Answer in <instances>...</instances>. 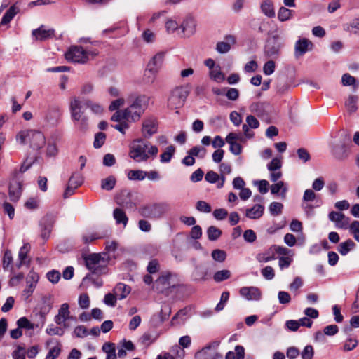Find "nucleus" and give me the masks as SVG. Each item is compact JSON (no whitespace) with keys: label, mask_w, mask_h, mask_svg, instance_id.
<instances>
[{"label":"nucleus","mask_w":359,"mask_h":359,"mask_svg":"<svg viewBox=\"0 0 359 359\" xmlns=\"http://www.w3.org/2000/svg\"><path fill=\"white\" fill-rule=\"evenodd\" d=\"M236 38L233 35H226L223 41H219L216 45V50L220 54L228 53L233 45L236 43Z\"/></svg>","instance_id":"obj_17"},{"label":"nucleus","mask_w":359,"mask_h":359,"mask_svg":"<svg viewBox=\"0 0 359 359\" xmlns=\"http://www.w3.org/2000/svg\"><path fill=\"white\" fill-rule=\"evenodd\" d=\"M358 341L356 339L349 337L344 344L343 350L344 351H351L357 347Z\"/></svg>","instance_id":"obj_54"},{"label":"nucleus","mask_w":359,"mask_h":359,"mask_svg":"<svg viewBox=\"0 0 359 359\" xmlns=\"http://www.w3.org/2000/svg\"><path fill=\"white\" fill-rule=\"evenodd\" d=\"M62 351L61 344L57 342V345L52 347L46 355V359H56L60 354Z\"/></svg>","instance_id":"obj_47"},{"label":"nucleus","mask_w":359,"mask_h":359,"mask_svg":"<svg viewBox=\"0 0 359 359\" xmlns=\"http://www.w3.org/2000/svg\"><path fill=\"white\" fill-rule=\"evenodd\" d=\"M81 108V102L79 98L77 97H72L69 102V111L73 121H79L84 116Z\"/></svg>","instance_id":"obj_14"},{"label":"nucleus","mask_w":359,"mask_h":359,"mask_svg":"<svg viewBox=\"0 0 359 359\" xmlns=\"http://www.w3.org/2000/svg\"><path fill=\"white\" fill-rule=\"evenodd\" d=\"M39 280V274L30 271L26 277V287L23 290L22 296L25 300H27L33 294Z\"/></svg>","instance_id":"obj_10"},{"label":"nucleus","mask_w":359,"mask_h":359,"mask_svg":"<svg viewBox=\"0 0 359 359\" xmlns=\"http://www.w3.org/2000/svg\"><path fill=\"white\" fill-rule=\"evenodd\" d=\"M114 218L116 224H122L123 226L127 225L128 218L125 212L121 208H115L113 212Z\"/></svg>","instance_id":"obj_31"},{"label":"nucleus","mask_w":359,"mask_h":359,"mask_svg":"<svg viewBox=\"0 0 359 359\" xmlns=\"http://www.w3.org/2000/svg\"><path fill=\"white\" fill-rule=\"evenodd\" d=\"M283 208V204L279 202H272L269 205L270 213L274 216L280 215Z\"/></svg>","instance_id":"obj_52"},{"label":"nucleus","mask_w":359,"mask_h":359,"mask_svg":"<svg viewBox=\"0 0 359 359\" xmlns=\"http://www.w3.org/2000/svg\"><path fill=\"white\" fill-rule=\"evenodd\" d=\"M32 34L36 39L43 41L52 38L54 36L53 29H45L43 26L32 31Z\"/></svg>","instance_id":"obj_23"},{"label":"nucleus","mask_w":359,"mask_h":359,"mask_svg":"<svg viewBox=\"0 0 359 359\" xmlns=\"http://www.w3.org/2000/svg\"><path fill=\"white\" fill-rule=\"evenodd\" d=\"M275 259H276V255L273 250L272 246L270 247L266 250L257 254L256 256V259L259 263H266L269 261L273 260Z\"/></svg>","instance_id":"obj_24"},{"label":"nucleus","mask_w":359,"mask_h":359,"mask_svg":"<svg viewBox=\"0 0 359 359\" xmlns=\"http://www.w3.org/2000/svg\"><path fill=\"white\" fill-rule=\"evenodd\" d=\"M109 257L107 253H92L85 257L86 266L93 274H104L107 272V266Z\"/></svg>","instance_id":"obj_3"},{"label":"nucleus","mask_w":359,"mask_h":359,"mask_svg":"<svg viewBox=\"0 0 359 359\" xmlns=\"http://www.w3.org/2000/svg\"><path fill=\"white\" fill-rule=\"evenodd\" d=\"M209 76L217 83H222L225 79V76L221 71L219 65H217L214 69L210 70Z\"/></svg>","instance_id":"obj_28"},{"label":"nucleus","mask_w":359,"mask_h":359,"mask_svg":"<svg viewBox=\"0 0 359 359\" xmlns=\"http://www.w3.org/2000/svg\"><path fill=\"white\" fill-rule=\"evenodd\" d=\"M231 272L229 270L224 269L215 273L213 279L216 283H220L230 278Z\"/></svg>","instance_id":"obj_39"},{"label":"nucleus","mask_w":359,"mask_h":359,"mask_svg":"<svg viewBox=\"0 0 359 359\" xmlns=\"http://www.w3.org/2000/svg\"><path fill=\"white\" fill-rule=\"evenodd\" d=\"M176 276L170 272H163L156 280L155 285L156 290L161 293H165L170 288L176 287L175 278Z\"/></svg>","instance_id":"obj_9"},{"label":"nucleus","mask_w":359,"mask_h":359,"mask_svg":"<svg viewBox=\"0 0 359 359\" xmlns=\"http://www.w3.org/2000/svg\"><path fill=\"white\" fill-rule=\"evenodd\" d=\"M188 313L187 308L180 310L172 318L171 323L172 325L175 324L183 323L186 320V316Z\"/></svg>","instance_id":"obj_37"},{"label":"nucleus","mask_w":359,"mask_h":359,"mask_svg":"<svg viewBox=\"0 0 359 359\" xmlns=\"http://www.w3.org/2000/svg\"><path fill=\"white\" fill-rule=\"evenodd\" d=\"M175 152V148L172 145H170L166 150L160 156V161L163 163H169Z\"/></svg>","instance_id":"obj_36"},{"label":"nucleus","mask_w":359,"mask_h":359,"mask_svg":"<svg viewBox=\"0 0 359 359\" xmlns=\"http://www.w3.org/2000/svg\"><path fill=\"white\" fill-rule=\"evenodd\" d=\"M18 175V171L15 170L13 173V179L10 183L8 190L10 199L14 202L18 201L22 193L21 182L18 179H17Z\"/></svg>","instance_id":"obj_12"},{"label":"nucleus","mask_w":359,"mask_h":359,"mask_svg":"<svg viewBox=\"0 0 359 359\" xmlns=\"http://www.w3.org/2000/svg\"><path fill=\"white\" fill-rule=\"evenodd\" d=\"M116 180L114 176H109L108 177L102 180L101 188L104 190L111 191L115 187Z\"/></svg>","instance_id":"obj_41"},{"label":"nucleus","mask_w":359,"mask_h":359,"mask_svg":"<svg viewBox=\"0 0 359 359\" xmlns=\"http://www.w3.org/2000/svg\"><path fill=\"white\" fill-rule=\"evenodd\" d=\"M219 345L218 341L211 342L196 353L195 359H222V355L217 352Z\"/></svg>","instance_id":"obj_8"},{"label":"nucleus","mask_w":359,"mask_h":359,"mask_svg":"<svg viewBox=\"0 0 359 359\" xmlns=\"http://www.w3.org/2000/svg\"><path fill=\"white\" fill-rule=\"evenodd\" d=\"M211 256L215 261L222 263L225 261L226 253L222 250L216 249L212 250Z\"/></svg>","instance_id":"obj_51"},{"label":"nucleus","mask_w":359,"mask_h":359,"mask_svg":"<svg viewBox=\"0 0 359 359\" xmlns=\"http://www.w3.org/2000/svg\"><path fill=\"white\" fill-rule=\"evenodd\" d=\"M64 327H60L55 326L54 325H50L46 328V333L48 335L54 336V335H58V336H62L64 334Z\"/></svg>","instance_id":"obj_53"},{"label":"nucleus","mask_w":359,"mask_h":359,"mask_svg":"<svg viewBox=\"0 0 359 359\" xmlns=\"http://www.w3.org/2000/svg\"><path fill=\"white\" fill-rule=\"evenodd\" d=\"M283 45V40L278 34H275L269 38L266 42L264 49L265 56L269 58H278Z\"/></svg>","instance_id":"obj_5"},{"label":"nucleus","mask_w":359,"mask_h":359,"mask_svg":"<svg viewBox=\"0 0 359 359\" xmlns=\"http://www.w3.org/2000/svg\"><path fill=\"white\" fill-rule=\"evenodd\" d=\"M157 122L155 119L149 118L143 122L142 132L145 138H150L157 133Z\"/></svg>","instance_id":"obj_19"},{"label":"nucleus","mask_w":359,"mask_h":359,"mask_svg":"<svg viewBox=\"0 0 359 359\" xmlns=\"http://www.w3.org/2000/svg\"><path fill=\"white\" fill-rule=\"evenodd\" d=\"M314 355L313 348L311 345H307L304 347L301 353L302 359H312Z\"/></svg>","instance_id":"obj_61"},{"label":"nucleus","mask_w":359,"mask_h":359,"mask_svg":"<svg viewBox=\"0 0 359 359\" xmlns=\"http://www.w3.org/2000/svg\"><path fill=\"white\" fill-rule=\"evenodd\" d=\"M142 37L146 43H153L155 41V34L150 29H146L142 34Z\"/></svg>","instance_id":"obj_64"},{"label":"nucleus","mask_w":359,"mask_h":359,"mask_svg":"<svg viewBox=\"0 0 359 359\" xmlns=\"http://www.w3.org/2000/svg\"><path fill=\"white\" fill-rule=\"evenodd\" d=\"M278 299L281 304H288L291 302V297L287 292L280 291L278 293Z\"/></svg>","instance_id":"obj_57"},{"label":"nucleus","mask_w":359,"mask_h":359,"mask_svg":"<svg viewBox=\"0 0 359 359\" xmlns=\"http://www.w3.org/2000/svg\"><path fill=\"white\" fill-rule=\"evenodd\" d=\"M53 217L52 215H47L43 219V222L48 223L47 225H45L41 231V237L44 240H47L52 230V226L53 224Z\"/></svg>","instance_id":"obj_25"},{"label":"nucleus","mask_w":359,"mask_h":359,"mask_svg":"<svg viewBox=\"0 0 359 359\" xmlns=\"http://www.w3.org/2000/svg\"><path fill=\"white\" fill-rule=\"evenodd\" d=\"M282 166V163L280 159L278 158H274L271 160V161L267 165V168L269 171L273 172L279 170Z\"/></svg>","instance_id":"obj_60"},{"label":"nucleus","mask_w":359,"mask_h":359,"mask_svg":"<svg viewBox=\"0 0 359 359\" xmlns=\"http://www.w3.org/2000/svg\"><path fill=\"white\" fill-rule=\"evenodd\" d=\"M158 337V336L157 334H154L151 332H148L142 334L140 341L142 344L146 346H149L157 339Z\"/></svg>","instance_id":"obj_40"},{"label":"nucleus","mask_w":359,"mask_h":359,"mask_svg":"<svg viewBox=\"0 0 359 359\" xmlns=\"http://www.w3.org/2000/svg\"><path fill=\"white\" fill-rule=\"evenodd\" d=\"M170 205L165 202L154 203L141 207L139 213L144 217L149 219H160L168 210Z\"/></svg>","instance_id":"obj_4"},{"label":"nucleus","mask_w":359,"mask_h":359,"mask_svg":"<svg viewBox=\"0 0 359 359\" xmlns=\"http://www.w3.org/2000/svg\"><path fill=\"white\" fill-rule=\"evenodd\" d=\"M329 219L335 222V226L340 229H346L348 224V218L341 212L332 211L329 213Z\"/></svg>","instance_id":"obj_20"},{"label":"nucleus","mask_w":359,"mask_h":359,"mask_svg":"<svg viewBox=\"0 0 359 359\" xmlns=\"http://www.w3.org/2000/svg\"><path fill=\"white\" fill-rule=\"evenodd\" d=\"M276 68L275 62L272 60H270L265 62L263 67V72L265 75L269 76L272 74Z\"/></svg>","instance_id":"obj_56"},{"label":"nucleus","mask_w":359,"mask_h":359,"mask_svg":"<svg viewBox=\"0 0 359 359\" xmlns=\"http://www.w3.org/2000/svg\"><path fill=\"white\" fill-rule=\"evenodd\" d=\"M90 53L80 46H72L65 53V58L74 63H86L89 60Z\"/></svg>","instance_id":"obj_7"},{"label":"nucleus","mask_w":359,"mask_h":359,"mask_svg":"<svg viewBox=\"0 0 359 359\" xmlns=\"http://www.w3.org/2000/svg\"><path fill=\"white\" fill-rule=\"evenodd\" d=\"M68 182L74 187L78 188L83 184V177L81 173L74 172L70 177Z\"/></svg>","instance_id":"obj_44"},{"label":"nucleus","mask_w":359,"mask_h":359,"mask_svg":"<svg viewBox=\"0 0 359 359\" xmlns=\"http://www.w3.org/2000/svg\"><path fill=\"white\" fill-rule=\"evenodd\" d=\"M262 13L269 18L275 16V11L272 2L270 0H265L261 4Z\"/></svg>","instance_id":"obj_34"},{"label":"nucleus","mask_w":359,"mask_h":359,"mask_svg":"<svg viewBox=\"0 0 359 359\" xmlns=\"http://www.w3.org/2000/svg\"><path fill=\"white\" fill-rule=\"evenodd\" d=\"M149 97L145 95H140L135 97L130 104V109H137L139 113H144L149 105Z\"/></svg>","instance_id":"obj_21"},{"label":"nucleus","mask_w":359,"mask_h":359,"mask_svg":"<svg viewBox=\"0 0 359 359\" xmlns=\"http://www.w3.org/2000/svg\"><path fill=\"white\" fill-rule=\"evenodd\" d=\"M358 100V97L356 96L350 95L346 100L345 105L347 110L350 113H353L357 110L356 102Z\"/></svg>","instance_id":"obj_49"},{"label":"nucleus","mask_w":359,"mask_h":359,"mask_svg":"<svg viewBox=\"0 0 359 359\" xmlns=\"http://www.w3.org/2000/svg\"><path fill=\"white\" fill-rule=\"evenodd\" d=\"M158 149L157 147L150 145L149 142L137 139L133 142L130 148L129 156L135 162L147 161L150 156L156 157Z\"/></svg>","instance_id":"obj_1"},{"label":"nucleus","mask_w":359,"mask_h":359,"mask_svg":"<svg viewBox=\"0 0 359 359\" xmlns=\"http://www.w3.org/2000/svg\"><path fill=\"white\" fill-rule=\"evenodd\" d=\"M219 175L213 170H209L207 172L205 180L210 184H215L219 181Z\"/></svg>","instance_id":"obj_63"},{"label":"nucleus","mask_w":359,"mask_h":359,"mask_svg":"<svg viewBox=\"0 0 359 359\" xmlns=\"http://www.w3.org/2000/svg\"><path fill=\"white\" fill-rule=\"evenodd\" d=\"M30 250V245L29 243H25L22 247L20 248L18 252V259L19 263L16 264L18 269H20L22 265L25 262V259L27 258V253Z\"/></svg>","instance_id":"obj_35"},{"label":"nucleus","mask_w":359,"mask_h":359,"mask_svg":"<svg viewBox=\"0 0 359 359\" xmlns=\"http://www.w3.org/2000/svg\"><path fill=\"white\" fill-rule=\"evenodd\" d=\"M280 190L282 191L280 196L281 198H285L286 192L287 191V188L285 187L283 182L280 181L271 187V192L272 194H277Z\"/></svg>","instance_id":"obj_38"},{"label":"nucleus","mask_w":359,"mask_h":359,"mask_svg":"<svg viewBox=\"0 0 359 359\" xmlns=\"http://www.w3.org/2000/svg\"><path fill=\"white\" fill-rule=\"evenodd\" d=\"M207 235L210 241H216L222 235V231L215 226H210L207 230Z\"/></svg>","instance_id":"obj_43"},{"label":"nucleus","mask_w":359,"mask_h":359,"mask_svg":"<svg viewBox=\"0 0 359 359\" xmlns=\"http://www.w3.org/2000/svg\"><path fill=\"white\" fill-rule=\"evenodd\" d=\"M127 177L130 180L142 181L147 177V171L131 170L128 172Z\"/></svg>","instance_id":"obj_33"},{"label":"nucleus","mask_w":359,"mask_h":359,"mask_svg":"<svg viewBox=\"0 0 359 359\" xmlns=\"http://www.w3.org/2000/svg\"><path fill=\"white\" fill-rule=\"evenodd\" d=\"M241 296L248 301L259 300L261 297V292L256 287H243L240 289Z\"/></svg>","instance_id":"obj_18"},{"label":"nucleus","mask_w":359,"mask_h":359,"mask_svg":"<svg viewBox=\"0 0 359 359\" xmlns=\"http://www.w3.org/2000/svg\"><path fill=\"white\" fill-rule=\"evenodd\" d=\"M25 353L26 351L25 346H18L16 349L13 352L12 356L13 359H26Z\"/></svg>","instance_id":"obj_58"},{"label":"nucleus","mask_w":359,"mask_h":359,"mask_svg":"<svg viewBox=\"0 0 359 359\" xmlns=\"http://www.w3.org/2000/svg\"><path fill=\"white\" fill-rule=\"evenodd\" d=\"M180 29L183 33V36L189 37L194 35L196 30V22L192 16H187L182 21Z\"/></svg>","instance_id":"obj_15"},{"label":"nucleus","mask_w":359,"mask_h":359,"mask_svg":"<svg viewBox=\"0 0 359 359\" xmlns=\"http://www.w3.org/2000/svg\"><path fill=\"white\" fill-rule=\"evenodd\" d=\"M313 48V43L306 38L298 39L294 45V55L297 58L304 55L306 52L311 50Z\"/></svg>","instance_id":"obj_16"},{"label":"nucleus","mask_w":359,"mask_h":359,"mask_svg":"<svg viewBox=\"0 0 359 359\" xmlns=\"http://www.w3.org/2000/svg\"><path fill=\"white\" fill-rule=\"evenodd\" d=\"M69 306L67 303H64L60 306L58 310V313L55 316L54 320L57 325H62L64 328L68 327L67 324L65 323L69 319H74L70 316Z\"/></svg>","instance_id":"obj_13"},{"label":"nucleus","mask_w":359,"mask_h":359,"mask_svg":"<svg viewBox=\"0 0 359 359\" xmlns=\"http://www.w3.org/2000/svg\"><path fill=\"white\" fill-rule=\"evenodd\" d=\"M18 8L15 5L11 6L9 9L4 15L1 22L0 26L6 25L8 24L15 15L18 13Z\"/></svg>","instance_id":"obj_26"},{"label":"nucleus","mask_w":359,"mask_h":359,"mask_svg":"<svg viewBox=\"0 0 359 359\" xmlns=\"http://www.w3.org/2000/svg\"><path fill=\"white\" fill-rule=\"evenodd\" d=\"M189 89L187 86H181L176 87L171 92L168 98V106L173 109H177L184 105L189 95Z\"/></svg>","instance_id":"obj_6"},{"label":"nucleus","mask_w":359,"mask_h":359,"mask_svg":"<svg viewBox=\"0 0 359 359\" xmlns=\"http://www.w3.org/2000/svg\"><path fill=\"white\" fill-rule=\"evenodd\" d=\"M79 305L83 309H86L90 306V299L87 294H81L79 296Z\"/></svg>","instance_id":"obj_62"},{"label":"nucleus","mask_w":359,"mask_h":359,"mask_svg":"<svg viewBox=\"0 0 359 359\" xmlns=\"http://www.w3.org/2000/svg\"><path fill=\"white\" fill-rule=\"evenodd\" d=\"M48 280L53 284L57 283L61 278L60 273L57 270H51L46 273Z\"/></svg>","instance_id":"obj_55"},{"label":"nucleus","mask_w":359,"mask_h":359,"mask_svg":"<svg viewBox=\"0 0 359 359\" xmlns=\"http://www.w3.org/2000/svg\"><path fill=\"white\" fill-rule=\"evenodd\" d=\"M261 273L263 277L269 280H272L275 276L274 270L270 266H265L262 269Z\"/></svg>","instance_id":"obj_59"},{"label":"nucleus","mask_w":359,"mask_h":359,"mask_svg":"<svg viewBox=\"0 0 359 359\" xmlns=\"http://www.w3.org/2000/svg\"><path fill=\"white\" fill-rule=\"evenodd\" d=\"M106 140V134L102 132H99L95 135L93 147L95 149H99L102 147Z\"/></svg>","instance_id":"obj_48"},{"label":"nucleus","mask_w":359,"mask_h":359,"mask_svg":"<svg viewBox=\"0 0 359 359\" xmlns=\"http://www.w3.org/2000/svg\"><path fill=\"white\" fill-rule=\"evenodd\" d=\"M170 313L171 308L168 305L165 304L162 306L161 312L158 316V318H159V323H163L165 320H166L170 316Z\"/></svg>","instance_id":"obj_50"},{"label":"nucleus","mask_w":359,"mask_h":359,"mask_svg":"<svg viewBox=\"0 0 359 359\" xmlns=\"http://www.w3.org/2000/svg\"><path fill=\"white\" fill-rule=\"evenodd\" d=\"M102 350L107 355L106 359H116V347L114 343L107 342L103 344Z\"/></svg>","instance_id":"obj_29"},{"label":"nucleus","mask_w":359,"mask_h":359,"mask_svg":"<svg viewBox=\"0 0 359 359\" xmlns=\"http://www.w3.org/2000/svg\"><path fill=\"white\" fill-rule=\"evenodd\" d=\"M292 12V10L285 7H280L278 12V18L281 22L288 20L291 18Z\"/></svg>","instance_id":"obj_46"},{"label":"nucleus","mask_w":359,"mask_h":359,"mask_svg":"<svg viewBox=\"0 0 359 359\" xmlns=\"http://www.w3.org/2000/svg\"><path fill=\"white\" fill-rule=\"evenodd\" d=\"M16 140L22 144H29L30 148L36 151L42 149L46 143L44 134L34 129L20 130L16 135Z\"/></svg>","instance_id":"obj_2"},{"label":"nucleus","mask_w":359,"mask_h":359,"mask_svg":"<svg viewBox=\"0 0 359 359\" xmlns=\"http://www.w3.org/2000/svg\"><path fill=\"white\" fill-rule=\"evenodd\" d=\"M264 206L260 204H255L251 208H248L245 211V216L252 219H258L264 214Z\"/></svg>","instance_id":"obj_22"},{"label":"nucleus","mask_w":359,"mask_h":359,"mask_svg":"<svg viewBox=\"0 0 359 359\" xmlns=\"http://www.w3.org/2000/svg\"><path fill=\"white\" fill-rule=\"evenodd\" d=\"M130 292V287L122 283H118L114 288V292L120 299L126 298Z\"/></svg>","instance_id":"obj_30"},{"label":"nucleus","mask_w":359,"mask_h":359,"mask_svg":"<svg viewBox=\"0 0 359 359\" xmlns=\"http://www.w3.org/2000/svg\"><path fill=\"white\" fill-rule=\"evenodd\" d=\"M125 113L127 116V121H137L140 119L142 113H139L137 109H130V105L125 109Z\"/></svg>","instance_id":"obj_42"},{"label":"nucleus","mask_w":359,"mask_h":359,"mask_svg":"<svg viewBox=\"0 0 359 359\" xmlns=\"http://www.w3.org/2000/svg\"><path fill=\"white\" fill-rule=\"evenodd\" d=\"M6 196L5 194L0 193V203L2 202L4 212L8 215L11 219H12L14 217L15 209L11 203L6 201Z\"/></svg>","instance_id":"obj_27"},{"label":"nucleus","mask_w":359,"mask_h":359,"mask_svg":"<svg viewBox=\"0 0 359 359\" xmlns=\"http://www.w3.org/2000/svg\"><path fill=\"white\" fill-rule=\"evenodd\" d=\"M355 243L351 239L341 243L338 246V252L341 255H346L355 247Z\"/></svg>","instance_id":"obj_32"},{"label":"nucleus","mask_w":359,"mask_h":359,"mask_svg":"<svg viewBox=\"0 0 359 359\" xmlns=\"http://www.w3.org/2000/svg\"><path fill=\"white\" fill-rule=\"evenodd\" d=\"M166 53L160 51L155 54L147 64V70L152 74H156L163 65Z\"/></svg>","instance_id":"obj_11"},{"label":"nucleus","mask_w":359,"mask_h":359,"mask_svg":"<svg viewBox=\"0 0 359 359\" xmlns=\"http://www.w3.org/2000/svg\"><path fill=\"white\" fill-rule=\"evenodd\" d=\"M188 154H191L194 158L198 157L203 158L206 154V149L199 146H195L188 151Z\"/></svg>","instance_id":"obj_45"}]
</instances>
